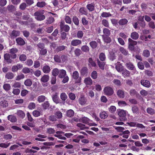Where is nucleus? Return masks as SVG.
Wrapping results in <instances>:
<instances>
[{
	"label": "nucleus",
	"instance_id": "20e7f679",
	"mask_svg": "<svg viewBox=\"0 0 155 155\" xmlns=\"http://www.w3.org/2000/svg\"><path fill=\"white\" fill-rule=\"evenodd\" d=\"M81 121L84 123L87 124L90 126H96L97 124L92 122V121L88 118L84 117L81 118Z\"/></svg>",
	"mask_w": 155,
	"mask_h": 155
},
{
	"label": "nucleus",
	"instance_id": "052dcab7",
	"mask_svg": "<svg viewBox=\"0 0 155 155\" xmlns=\"http://www.w3.org/2000/svg\"><path fill=\"white\" fill-rule=\"evenodd\" d=\"M119 106L120 107H124L127 105V103L125 101H119L118 103Z\"/></svg>",
	"mask_w": 155,
	"mask_h": 155
},
{
	"label": "nucleus",
	"instance_id": "ea45409f",
	"mask_svg": "<svg viewBox=\"0 0 155 155\" xmlns=\"http://www.w3.org/2000/svg\"><path fill=\"white\" fill-rule=\"evenodd\" d=\"M87 8L90 11H92L94 10V5L92 4H88L87 5Z\"/></svg>",
	"mask_w": 155,
	"mask_h": 155
},
{
	"label": "nucleus",
	"instance_id": "f8f14e48",
	"mask_svg": "<svg viewBox=\"0 0 155 155\" xmlns=\"http://www.w3.org/2000/svg\"><path fill=\"white\" fill-rule=\"evenodd\" d=\"M84 82L86 85H91L92 84V81L90 77L85 78L84 81Z\"/></svg>",
	"mask_w": 155,
	"mask_h": 155
},
{
	"label": "nucleus",
	"instance_id": "c85d7f7f",
	"mask_svg": "<svg viewBox=\"0 0 155 155\" xmlns=\"http://www.w3.org/2000/svg\"><path fill=\"white\" fill-rule=\"evenodd\" d=\"M97 62L99 67L101 69H104V66L105 65V63L104 62H101L98 59L97 60Z\"/></svg>",
	"mask_w": 155,
	"mask_h": 155
},
{
	"label": "nucleus",
	"instance_id": "2f4dec72",
	"mask_svg": "<svg viewBox=\"0 0 155 155\" xmlns=\"http://www.w3.org/2000/svg\"><path fill=\"white\" fill-rule=\"evenodd\" d=\"M115 68L119 72L122 71L124 70L123 66L120 64H117Z\"/></svg>",
	"mask_w": 155,
	"mask_h": 155
},
{
	"label": "nucleus",
	"instance_id": "4468645a",
	"mask_svg": "<svg viewBox=\"0 0 155 155\" xmlns=\"http://www.w3.org/2000/svg\"><path fill=\"white\" fill-rule=\"evenodd\" d=\"M42 71L45 73H48L51 71L50 68L48 65H45L43 67Z\"/></svg>",
	"mask_w": 155,
	"mask_h": 155
},
{
	"label": "nucleus",
	"instance_id": "0eeeda50",
	"mask_svg": "<svg viewBox=\"0 0 155 155\" xmlns=\"http://www.w3.org/2000/svg\"><path fill=\"white\" fill-rule=\"evenodd\" d=\"M18 49L16 48H13L10 50L11 57L13 59H15L16 58L17 55L15 54L18 51Z\"/></svg>",
	"mask_w": 155,
	"mask_h": 155
},
{
	"label": "nucleus",
	"instance_id": "2eb2a0df",
	"mask_svg": "<svg viewBox=\"0 0 155 155\" xmlns=\"http://www.w3.org/2000/svg\"><path fill=\"white\" fill-rule=\"evenodd\" d=\"M17 44L19 45H24L25 42L24 40L21 38H18L16 40Z\"/></svg>",
	"mask_w": 155,
	"mask_h": 155
},
{
	"label": "nucleus",
	"instance_id": "f704fd0d",
	"mask_svg": "<svg viewBox=\"0 0 155 155\" xmlns=\"http://www.w3.org/2000/svg\"><path fill=\"white\" fill-rule=\"evenodd\" d=\"M14 75L12 72H8L6 74L5 77L8 79H11L13 78Z\"/></svg>",
	"mask_w": 155,
	"mask_h": 155
},
{
	"label": "nucleus",
	"instance_id": "cd10ccee",
	"mask_svg": "<svg viewBox=\"0 0 155 155\" xmlns=\"http://www.w3.org/2000/svg\"><path fill=\"white\" fill-rule=\"evenodd\" d=\"M0 105L2 107H5L8 106L7 102L5 100H2L0 101Z\"/></svg>",
	"mask_w": 155,
	"mask_h": 155
},
{
	"label": "nucleus",
	"instance_id": "5701e85b",
	"mask_svg": "<svg viewBox=\"0 0 155 155\" xmlns=\"http://www.w3.org/2000/svg\"><path fill=\"white\" fill-rule=\"evenodd\" d=\"M109 36H105L104 35H102V37L104 41L107 43H109L111 41L110 38L109 37Z\"/></svg>",
	"mask_w": 155,
	"mask_h": 155
},
{
	"label": "nucleus",
	"instance_id": "5fc2aeb1",
	"mask_svg": "<svg viewBox=\"0 0 155 155\" xmlns=\"http://www.w3.org/2000/svg\"><path fill=\"white\" fill-rule=\"evenodd\" d=\"M102 25L105 27H109V24L107 21L106 19H103L102 20Z\"/></svg>",
	"mask_w": 155,
	"mask_h": 155
},
{
	"label": "nucleus",
	"instance_id": "7ed1b4c3",
	"mask_svg": "<svg viewBox=\"0 0 155 155\" xmlns=\"http://www.w3.org/2000/svg\"><path fill=\"white\" fill-rule=\"evenodd\" d=\"M43 11L37 12L35 13V18L38 20L41 21L44 19L45 16L43 15Z\"/></svg>",
	"mask_w": 155,
	"mask_h": 155
},
{
	"label": "nucleus",
	"instance_id": "72a5a7b5",
	"mask_svg": "<svg viewBox=\"0 0 155 155\" xmlns=\"http://www.w3.org/2000/svg\"><path fill=\"white\" fill-rule=\"evenodd\" d=\"M52 98L53 101L56 103L58 104L59 103L58 100V97L56 94H55L52 96Z\"/></svg>",
	"mask_w": 155,
	"mask_h": 155
},
{
	"label": "nucleus",
	"instance_id": "ddd939ff",
	"mask_svg": "<svg viewBox=\"0 0 155 155\" xmlns=\"http://www.w3.org/2000/svg\"><path fill=\"white\" fill-rule=\"evenodd\" d=\"M126 67L129 70L135 71V68L134 65L131 62L127 63L126 64Z\"/></svg>",
	"mask_w": 155,
	"mask_h": 155
},
{
	"label": "nucleus",
	"instance_id": "a19ab883",
	"mask_svg": "<svg viewBox=\"0 0 155 155\" xmlns=\"http://www.w3.org/2000/svg\"><path fill=\"white\" fill-rule=\"evenodd\" d=\"M45 99V97L43 95H41L38 97L37 100L39 103L43 102Z\"/></svg>",
	"mask_w": 155,
	"mask_h": 155
},
{
	"label": "nucleus",
	"instance_id": "680f3d73",
	"mask_svg": "<svg viewBox=\"0 0 155 155\" xmlns=\"http://www.w3.org/2000/svg\"><path fill=\"white\" fill-rule=\"evenodd\" d=\"M111 15L108 12H103L101 14V16L104 18L107 17L111 16Z\"/></svg>",
	"mask_w": 155,
	"mask_h": 155
},
{
	"label": "nucleus",
	"instance_id": "864d4df0",
	"mask_svg": "<svg viewBox=\"0 0 155 155\" xmlns=\"http://www.w3.org/2000/svg\"><path fill=\"white\" fill-rule=\"evenodd\" d=\"M107 117V114L104 111L102 112L100 114V117L102 119H105Z\"/></svg>",
	"mask_w": 155,
	"mask_h": 155
},
{
	"label": "nucleus",
	"instance_id": "6e6552de",
	"mask_svg": "<svg viewBox=\"0 0 155 155\" xmlns=\"http://www.w3.org/2000/svg\"><path fill=\"white\" fill-rule=\"evenodd\" d=\"M81 44V41L79 39H74L71 42V45L74 46H76L80 45Z\"/></svg>",
	"mask_w": 155,
	"mask_h": 155
},
{
	"label": "nucleus",
	"instance_id": "4c0bfd02",
	"mask_svg": "<svg viewBox=\"0 0 155 155\" xmlns=\"http://www.w3.org/2000/svg\"><path fill=\"white\" fill-rule=\"evenodd\" d=\"M81 74L83 75H86L87 73V69L86 67L83 68L81 71Z\"/></svg>",
	"mask_w": 155,
	"mask_h": 155
},
{
	"label": "nucleus",
	"instance_id": "de8ad7c7",
	"mask_svg": "<svg viewBox=\"0 0 155 155\" xmlns=\"http://www.w3.org/2000/svg\"><path fill=\"white\" fill-rule=\"evenodd\" d=\"M59 72L58 69L57 68H54L52 70V74L54 76H57L58 75Z\"/></svg>",
	"mask_w": 155,
	"mask_h": 155
},
{
	"label": "nucleus",
	"instance_id": "f03ea898",
	"mask_svg": "<svg viewBox=\"0 0 155 155\" xmlns=\"http://www.w3.org/2000/svg\"><path fill=\"white\" fill-rule=\"evenodd\" d=\"M118 114L122 119V121H125L127 119L126 116L127 112L123 110L119 109L117 110Z\"/></svg>",
	"mask_w": 155,
	"mask_h": 155
},
{
	"label": "nucleus",
	"instance_id": "39448f33",
	"mask_svg": "<svg viewBox=\"0 0 155 155\" xmlns=\"http://www.w3.org/2000/svg\"><path fill=\"white\" fill-rule=\"evenodd\" d=\"M103 91L105 95L108 96L111 95L114 93L113 89L110 87L108 86L105 87Z\"/></svg>",
	"mask_w": 155,
	"mask_h": 155
},
{
	"label": "nucleus",
	"instance_id": "6e6d98bb",
	"mask_svg": "<svg viewBox=\"0 0 155 155\" xmlns=\"http://www.w3.org/2000/svg\"><path fill=\"white\" fill-rule=\"evenodd\" d=\"M21 86V84L19 82H15L12 84V87L15 88H19Z\"/></svg>",
	"mask_w": 155,
	"mask_h": 155
},
{
	"label": "nucleus",
	"instance_id": "e2e57ef3",
	"mask_svg": "<svg viewBox=\"0 0 155 155\" xmlns=\"http://www.w3.org/2000/svg\"><path fill=\"white\" fill-rule=\"evenodd\" d=\"M84 33L81 31H79L77 33V36L78 38H81L83 36Z\"/></svg>",
	"mask_w": 155,
	"mask_h": 155
},
{
	"label": "nucleus",
	"instance_id": "c03bdc74",
	"mask_svg": "<svg viewBox=\"0 0 155 155\" xmlns=\"http://www.w3.org/2000/svg\"><path fill=\"white\" fill-rule=\"evenodd\" d=\"M40 112L37 110H35L32 112V115L35 117H37L41 115Z\"/></svg>",
	"mask_w": 155,
	"mask_h": 155
},
{
	"label": "nucleus",
	"instance_id": "6ab92c4d",
	"mask_svg": "<svg viewBox=\"0 0 155 155\" xmlns=\"http://www.w3.org/2000/svg\"><path fill=\"white\" fill-rule=\"evenodd\" d=\"M59 74L58 77L60 78H63L65 77L66 75V71L64 70H61L59 72Z\"/></svg>",
	"mask_w": 155,
	"mask_h": 155
},
{
	"label": "nucleus",
	"instance_id": "4be33fe9",
	"mask_svg": "<svg viewBox=\"0 0 155 155\" xmlns=\"http://www.w3.org/2000/svg\"><path fill=\"white\" fill-rule=\"evenodd\" d=\"M104 35H102L105 36H110V31L109 29L107 28H104L103 30Z\"/></svg>",
	"mask_w": 155,
	"mask_h": 155
},
{
	"label": "nucleus",
	"instance_id": "58836bf2",
	"mask_svg": "<svg viewBox=\"0 0 155 155\" xmlns=\"http://www.w3.org/2000/svg\"><path fill=\"white\" fill-rule=\"evenodd\" d=\"M122 74L124 77H129L130 74V73L129 71L127 70H123L122 72Z\"/></svg>",
	"mask_w": 155,
	"mask_h": 155
},
{
	"label": "nucleus",
	"instance_id": "3c124183",
	"mask_svg": "<svg viewBox=\"0 0 155 155\" xmlns=\"http://www.w3.org/2000/svg\"><path fill=\"white\" fill-rule=\"evenodd\" d=\"M11 144L10 143H0V147L2 148H7Z\"/></svg>",
	"mask_w": 155,
	"mask_h": 155
},
{
	"label": "nucleus",
	"instance_id": "dca6fc26",
	"mask_svg": "<svg viewBox=\"0 0 155 155\" xmlns=\"http://www.w3.org/2000/svg\"><path fill=\"white\" fill-rule=\"evenodd\" d=\"M61 29L63 31H64L66 32L68 31L70 29V27L67 25H64L61 23L60 25Z\"/></svg>",
	"mask_w": 155,
	"mask_h": 155
},
{
	"label": "nucleus",
	"instance_id": "f3484780",
	"mask_svg": "<svg viewBox=\"0 0 155 155\" xmlns=\"http://www.w3.org/2000/svg\"><path fill=\"white\" fill-rule=\"evenodd\" d=\"M8 119L12 122H15L17 120L16 117L12 115H8Z\"/></svg>",
	"mask_w": 155,
	"mask_h": 155
},
{
	"label": "nucleus",
	"instance_id": "8fccbe9b",
	"mask_svg": "<svg viewBox=\"0 0 155 155\" xmlns=\"http://www.w3.org/2000/svg\"><path fill=\"white\" fill-rule=\"evenodd\" d=\"M120 51L122 54L124 55H127L128 54V51L125 49L123 48H120Z\"/></svg>",
	"mask_w": 155,
	"mask_h": 155
},
{
	"label": "nucleus",
	"instance_id": "423d86ee",
	"mask_svg": "<svg viewBox=\"0 0 155 155\" xmlns=\"http://www.w3.org/2000/svg\"><path fill=\"white\" fill-rule=\"evenodd\" d=\"M137 42L129 38L128 39V45L129 49L132 51L134 49V45L137 44Z\"/></svg>",
	"mask_w": 155,
	"mask_h": 155
},
{
	"label": "nucleus",
	"instance_id": "69168bd1",
	"mask_svg": "<svg viewBox=\"0 0 155 155\" xmlns=\"http://www.w3.org/2000/svg\"><path fill=\"white\" fill-rule=\"evenodd\" d=\"M143 54L144 56L148 57L150 56V53L148 50H146L143 51Z\"/></svg>",
	"mask_w": 155,
	"mask_h": 155
},
{
	"label": "nucleus",
	"instance_id": "9d476101",
	"mask_svg": "<svg viewBox=\"0 0 155 155\" xmlns=\"http://www.w3.org/2000/svg\"><path fill=\"white\" fill-rule=\"evenodd\" d=\"M79 102L81 105H84L87 104V99L84 97H81L79 99Z\"/></svg>",
	"mask_w": 155,
	"mask_h": 155
},
{
	"label": "nucleus",
	"instance_id": "774afa93",
	"mask_svg": "<svg viewBox=\"0 0 155 155\" xmlns=\"http://www.w3.org/2000/svg\"><path fill=\"white\" fill-rule=\"evenodd\" d=\"M97 73L96 71H94L91 73V77L93 79H95L97 78Z\"/></svg>",
	"mask_w": 155,
	"mask_h": 155
},
{
	"label": "nucleus",
	"instance_id": "13d9d810",
	"mask_svg": "<svg viewBox=\"0 0 155 155\" xmlns=\"http://www.w3.org/2000/svg\"><path fill=\"white\" fill-rule=\"evenodd\" d=\"M99 58L101 61H104L106 58L105 54L103 53H101L99 55Z\"/></svg>",
	"mask_w": 155,
	"mask_h": 155
},
{
	"label": "nucleus",
	"instance_id": "393cba45",
	"mask_svg": "<svg viewBox=\"0 0 155 155\" xmlns=\"http://www.w3.org/2000/svg\"><path fill=\"white\" fill-rule=\"evenodd\" d=\"M81 49L83 52L85 53L88 52L90 49L88 46L86 45L82 46L81 48Z\"/></svg>",
	"mask_w": 155,
	"mask_h": 155
},
{
	"label": "nucleus",
	"instance_id": "a18cd8bd",
	"mask_svg": "<svg viewBox=\"0 0 155 155\" xmlns=\"http://www.w3.org/2000/svg\"><path fill=\"white\" fill-rule=\"evenodd\" d=\"M67 116L69 117H71L74 116V111L72 110H69L67 111Z\"/></svg>",
	"mask_w": 155,
	"mask_h": 155
},
{
	"label": "nucleus",
	"instance_id": "7c9ffc66",
	"mask_svg": "<svg viewBox=\"0 0 155 155\" xmlns=\"http://www.w3.org/2000/svg\"><path fill=\"white\" fill-rule=\"evenodd\" d=\"M24 84L25 86L30 87L32 84V81L31 79H28L25 81Z\"/></svg>",
	"mask_w": 155,
	"mask_h": 155
},
{
	"label": "nucleus",
	"instance_id": "09e8293b",
	"mask_svg": "<svg viewBox=\"0 0 155 155\" xmlns=\"http://www.w3.org/2000/svg\"><path fill=\"white\" fill-rule=\"evenodd\" d=\"M90 45L92 48H95L97 46V44L95 41H93L90 42Z\"/></svg>",
	"mask_w": 155,
	"mask_h": 155
},
{
	"label": "nucleus",
	"instance_id": "412c9836",
	"mask_svg": "<svg viewBox=\"0 0 155 155\" xmlns=\"http://www.w3.org/2000/svg\"><path fill=\"white\" fill-rule=\"evenodd\" d=\"M20 32L19 31L14 30L12 32L10 36L11 38H12L13 37H16L20 35Z\"/></svg>",
	"mask_w": 155,
	"mask_h": 155
},
{
	"label": "nucleus",
	"instance_id": "b1692460",
	"mask_svg": "<svg viewBox=\"0 0 155 155\" xmlns=\"http://www.w3.org/2000/svg\"><path fill=\"white\" fill-rule=\"evenodd\" d=\"M49 77L48 75H44L41 79V81L43 82H46L49 80Z\"/></svg>",
	"mask_w": 155,
	"mask_h": 155
},
{
	"label": "nucleus",
	"instance_id": "338daca9",
	"mask_svg": "<svg viewBox=\"0 0 155 155\" xmlns=\"http://www.w3.org/2000/svg\"><path fill=\"white\" fill-rule=\"evenodd\" d=\"M26 55L24 54H22L19 56V59L21 61H24L26 59Z\"/></svg>",
	"mask_w": 155,
	"mask_h": 155
},
{
	"label": "nucleus",
	"instance_id": "bb28decb",
	"mask_svg": "<svg viewBox=\"0 0 155 155\" xmlns=\"http://www.w3.org/2000/svg\"><path fill=\"white\" fill-rule=\"evenodd\" d=\"M17 114L18 116L22 118H23L25 116V113L23 111L21 110H19L17 111Z\"/></svg>",
	"mask_w": 155,
	"mask_h": 155
},
{
	"label": "nucleus",
	"instance_id": "e433bc0d",
	"mask_svg": "<svg viewBox=\"0 0 155 155\" xmlns=\"http://www.w3.org/2000/svg\"><path fill=\"white\" fill-rule=\"evenodd\" d=\"M108 110L110 113H114L116 111V108L114 106H111L108 108Z\"/></svg>",
	"mask_w": 155,
	"mask_h": 155
},
{
	"label": "nucleus",
	"instance_id": "c756f323",
	"mask_svg": "<svg viewBox=\"0 0 155 155\" xmlns=\"http://www.w3.org/2000/svg\"><path fill=\"white\" fill-rule=\"evenodd\" d=\"M10 56L8 54H5L4 55V58L7 61V62L11 63L12 60L10 59Z\"/></svg>",
	"mask_w": 155,
	"mask_h": 155
},
{
	"label": "nucleus",
	"instance_id": "a878e982",
	"mask_svg": "<svg viewBox=\"0 0 155 155\" xmlns=\"http://www.w3.org/2000/svg\"><path fill=\"white\" fill-rule=\"evenodd\" d=\"M131 37L132 39L134 40H137L139 38V35L137 32H134L131 33Z\"/></svg>",
	"mask_w": 155,
	"mask_h": 155
},
{
	"label": "nucleus",
	"instance_id": "a211bd4d",
	"mask_svg": "<svg viewBox=\"0 0 155 155\" xmlns=\"http://www.w3.org/2000/svg\"><path fill=\"white\" fill-rule=\"evenodd\" d=\"M22 71L24 74H28L30 72H31V73H32V72H33V71L32 69H30L27 67L23 68Z\"/></svg>",
	"mask_w": 155,
	"mask_h": 155
},
{
	"label": "nucleus",
	"instance_id": "9b49d317",
	"mask_svg": "<svg viewBox=\"0 0 155 155\" xmlns=\"http://www.w3.org/2000/svg\"><path fill=\"white\" fill-rule=\"evenodd\" d=\"M23 66L22 64H18L15 66H13L12 68V71L13 72L17 71L18 69H21L22 68Z\"/></svg>",
	"mask_w": 155,
	"mask_h": 155
},
{
	"label": "nucleus",
	"instance_id": "37998d69",
	"mask_svg": "<svg viewBox=\"0 0 155 155\" xmlns=\"http://www.w3.org/2000/svg\"><path fill=\"white\" fill-rule=\"evenodd\" d=\"M3 87L5 91H8L10 89L11 87L10 84H4Z\"/></svg>",
	"mask_w": 155,
	"mask_h": 155
},
{
	"label": "nucleus",
	"instance_id": "1a4fd4ad",
	"mask_svg": "<svg viewBox=\"0 0 155 155\" xmlns=\"http://www.w3.org/2000/svg\"><path fill=\"white\" fill-rule=\"evenodd\" d=\"M141 84L142 85L147 87H149L151 86L150 81L147 80H141Z\"/></svg>",
	"mask_w": 155,
	"mask_h": 155
},
{
	"label": "nucleus",
	"instance_id": "603ef678",
	"mask_svg": "<svg viewBox=\"0 0 155 155\" xmlns=\"http://www.w3.org/2000/svg\"><path fill=\"white\" fill-rule=\"evenodd\" d=\"M60 97L63 101H65L67 98V96L65 93H62L61 94Z\"/></svg>",
	"mask_w": 155,
	"mask_h": 155
},
{
	"label": "nucleus",
	"instance_id": "c9c22d12",
	"mask_svg": "<svg viewBox=\"0 0 155 155\" xmlns=\"http://www.w3.org/2000/svg\"><path fill=\"white\" fill-rule=\"evenodd\" d=\"M130 133V132L128 130H127L123 132L122 134H120V135H123V137L126 138H127L129 137L128 134H129Z\"/></svg>",
	"mask_w": 155,
	"mask_h": 155
},
{
	"label": "nucleus",
	"instance_id": "473e14b6",
	"mask_svg": "<svg viewBox=\"0 0 155 155\" xmlns=\"http://www.w3.org/2000/svg\"><path fill=\"white\" fill-rule=\"evenodd\" d=\"M46 5V3L44 2H38L37 3L36 6L39 8H43Z\"/></svg>",
	"mask_w": 155,
	"mask_h": 155
},
{
	"label": "nucleus",
	"instance_id": "79ce46f5",
	"mask_svg": "<svg viewBox=\"0 0 155 155\" xmlns=\"http://www.w3.org/2000/svg\"><path fill=\"white\" fill-rule=\"evenodd\" d=\"M36 107V104L34 102L30 103L28 106V108L30 110H32L35 108Z\"/></svg>",
	"mask_w": 155,
	"mask_h": 155
},
{
	"label": "nucleus",
	"instance_id": "0e129e2a",
	"mask_svg": "<svg viewBox=\"0 0 155 155\" xmlns=\"http://www.w3.org/2000/svg\"><path fill=\"white\" fill-rule=\"evenodd\" d=\"M147 112L148 113L151 115L155 113L154 110L150 107L147 109Z\"/></svg>",
	"mask_w": 155,
	"mask_h": 155
},
{
	"label": "nucleus",
	"instance_id": "49530a36",
	"mask_svg": "<svg viewBox=\"0 0 155 155\" xmlns=\"http://www.w3.org/2000/svg\"><path fill=\"white\" fill-rule=\"evenodd\" d=\"M84 138L83 135L78 136L76 139L73 140L72 141L75 143H78L80 141V139H82Z\"/></svg>",
	"mask_w": 155,
	"mask_h": 155
},
{
	"label": "nucleus",
	"instance_id": "4d7b16f0",
	"mask_svg": "<svg viewBox=\"0 0 155 155\" xmlns=\"http://www.w3.org/2000/svg\"><path fill=\"white\" fill-rule=\"evenodd\" d=\"M74 52L76 56H78L81 54V51L80 49L76 48L74 50Z\"/></svg>",
	"mask_w": 155,
	"mask_h": 155
},
{
	"label": "nucleus",
	"instance_id": "aec40b11",
	"mask_svg": "<svg viewBox=\"0 0 155 155\" xmlns=\"http://www.w3.org/2000/svg\"><path fill=\"white\" fill-rule=\"evenodd\" d=\"M117 94L121 98H124L125 97V94L124 91L120 90H119L117 91Z\"/></svg>",
	"mask_w": 155,
	"mask_h": 155
},
{
	"label": "nucleus",
	"instance_id": "bf43d9fd",
	"mask_svg": "<svg viewBox=\"0 0 155 155\" xmlns=\"http://www.w3.org/2000/svg\"><path fill=\"white\" fill-rule=\"evenodd\" d=\"M127 22L128 21L126 19H123L119 21V24L120 25H124L126 24Z\"/></svg>",
	"mask_w": 155,
	"mask_h": 155
},
{
	"label": "nucleus",
	"instance_id": "f257e3e1",
	"mask_svg": "<svg viewBox=\"0 0 155 155\" xmlns=\"http://www.w3.org/2000/svg\"><path fill=\"white\" fill-rule=\"evenodd\" d=\"M72 78L74 80L75 83H80L81 82V78L79 76V74L78 71H74L72 75Z\"/></svg>",
	"mask_w": 155,
	"mask_h": 155
}]
</instances>
